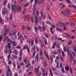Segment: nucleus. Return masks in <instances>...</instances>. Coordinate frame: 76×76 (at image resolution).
<instances>
[{
    "instance_id": "56",
    "label": "nucleus",
    "mask_w": 76,
    "mask_h": 76,
    "mask_svg": "<svg viewBox=\"0 0 76 76\" xmlns=\"http://www.w3.org/2000/svg\"><path fill=\"white\" fill-rule=\"evenodd\" d=\"M70 72L71 74H72V72H73V71L72 70V68H70Z\"/></svg>"
},
{
    "instance_id": "38",
    "label": "nucleus",
    "mask_w": 76,
    "mask_h": 76,
    "mask_svg": "<svg viewBox=\"0 0 76 76\" xmlns=\"http://www.w3.org/2000/svg\"><path fill=\"white\" fill-rule=\"evenodd\" d=\"M41 69L42 71L43 72V73H44L45 72V70L44 69V68H43V67H41Z\"/></svg>"
},
{
    "instance_id": "54",
    "label": "nucleus",
    "mask_w": 76,
    "mask_h": 76,
    "mask_svg": "<svg viewBox=\"0 0 76 76\" xmlns=\"http://www.w3.org/2000/svg\"><path fill=\"white\" fill-rule=\"evenodd\" d=\"M62 56L63 57H64V56L65 55V53H64V52L62 50Z\"/></svg>"
},
{
    "instance_id": "61",
    "label": "nucleus",
    "mask_w": 76,
    "mask_h": 76,
    "mask_svg": "<svg viewBox=\"0 0 76 76\" xmlns=\"http://www.w3.org/2000/svg\"><path fill=\"white\" fill-rule=\"evenodd\" d=\"M31 49L33 50H36V48L35 47H33V48H31Z\"/></svg>"
},
{
    "instance_id": "9",
    "label": "nucleus",
    "mask_w": 76,
    "mask_h": 76,
    "mask_svg": "<svg viewBox=\"0 0 76 76\" xmlns=\"http://www.w3.org/2000/svg\"><path fill=\"white\" fill-rule=\"evenodd\" d=\"M43 39L44 40V42L46 45H47V39L45 38V37H43Z\"/></svg>"
},
{
    "instance_id": "57",
    "label": "nucleus",
    "mask_w": 76,
    "mask_h": 76,
    "mask_svg": "<svg viewBox=\"0 0 76 76\" xmlns=\"http://www.w3.org/2000/svg\"><path fill=\"white\" fill-rule=\"evenodd\" d=\"M12 63V61H11L10 60L8 61V64H11Z\"/></svg>"
},
{
    "instance_id": "30",
    "label": "nucleus",
    "mask_w": 76,
    "mask_h": 76,
    "mask_svg": "<svg viewBox=\"0 0 76 76\" xmlns=\"http://www.w3.org/2000/svg\"><path fill=\"white\" fill-rule=\"evenodd\" d=\"M43 3V1H41V0H39L38 1V3L39 4H42V3Z\"/></svg>"
},
{
    "instance_id": "35",
    "label": "nucleus",
    "mask_w": 76,
    "mask_h": 76,
    "mask_svg": "<svg viewBox=\"0 0 76 76\" xmlns=\"http://www.w3.org/2000/svg\"><path fill=\"white\" fill-rule=\"evenodd\" d=\"M72 54L73 55V56L75 57H76V54L75 53L74 51H72Z\"/></svg>"
},
{
    "instance_id": "31",
    "label": "nucleus",
    "mask_w": 76,
    "mask_h": 76,
    "mask_svg": "<svg viewBox=\"0 0 76 76\" xmlns=\"http://www.w3.org/2000/svg\"><path fill=\"white\" fill-rule=\"evenodd\" d=\"M12 18H13L12 14H11L10 15V16L9 18V20H12Z\"/></svg>"
},
{
    "instance_id": "53",
    "label": "nucleus",
    "mask_w": 76,
    "mask_h": 76,
    "mask_svg": "<svg viewBox=\"0 0 76 76\" xmlns=\"http://www.w3.org/2000/svg\"><path fill=\"white\" fill-rule=\"evenodd\" d=\"M34 2L35 5H37V3H38V0H35Z\"/></svg>"
},
{
    "instance_id": "20",
    "label": "nucleus",
    "mask_w": 76,
    "mask_h": 76,
    "mask_svg": "<svg viewBox=\"0 0 76 76\" xmlns=\"http://www.w3.org/2000/svg\"><path fill=\"white\" fill-rule=\"evenodd\" d=\"M65 69L66 70V72H67V71H69V66H65Z\"/></svg>"
},
{
    "instance_id": "32",
    "label": "nucleus",
    "mask_w": 76,
    "mask_h": 76,
    "mask_svg": "<svg viewBox=\"0 0 76 76\" xmlns=\"http://www.w3.org/2000/svg\"><path fill=\"white\" fill-rule=\"evenodd\" d=\"M12 56L14 58H18V56H17L15 55H12Z\"/></svg>"
},
{
    "instance_id": "37",
    "label": "nucleus",
    "mask_w": 76,
    "mask_h": 76,
    "mask_svg": "<svg viewBox=\"0 0 76 76\" xmlns=\"http://www.w3.org/2000/svg\"><path fill=\"white\" fill-rule=\"evenodd\" d=\"M27 28L28 31H30V30H31V28H30V27L28 26H27Z\"/></svg>"
},
{
    "instance_id": "2",
    "label": "nucleus",
    "mask_w": 76,
    "mask_h": 76,
    "mask_svg": "<svg viewBox=\"0 0 76 76\" xmlns=\"http://www.w3.org/2000/svg\"><path fill=\"white\" fill-rule=\"evenodd\" d=\"M59 23L62 26H64L63 29L64 31H66V27L65 26L69 25V23L66 22L61 23V22H60Z\"/></svg>"
},
{
    "instance_id": "62",
    "label": "nucleus",
    "mask_w": 76,
    "mask_h": 76,
    "mask_svg": "<svg viewBox=\"0 0 76 76\" xmlns=\"http://www.w3.org/2000/svg\"><path fill=\"white\" fill-rule=\"evenodd\" d=\"M35 53H36V52L34 51L33 53V57H34L35 56Z\"/></svg>"
},
{
    "instance_id": "1",
    "label": "nucleus",
    "mask_w": 76,
    "mask_h": 76,
    "mask_svg": "<svg viewBox=\"0 0 76 76\" xmlns=\"http://www.w3.org/2000/svg\"><path fill=\"white\" fill-rule=\"evenodd\" d=\"M15 8L16 11H17V12H19V6H18L16 7L15 5H13L12 6V12H15Z\"/></svg>"
},
{
    "instance_id": "26",
    "label": "nucleus",
    "mask_w": 76,
    "mask_h": 76,
    "mask_svg": "<svg viewBox=\"0 0 76 76\" xmlns=\"http://www.w3.org/2000/svg\"><path fill=\"white\" fill-rule=\"evenodd\" d=\"M13 53L15 54H18V52L16 50H13Z\"/></svg>"
},
{
    "instance_id": "14",
    "label": "nucleus",
    "mask_w": 76,
    "mask_h": 76,
    "mask_svg": "<svg viewBox=\"0 0 76 76\" xmlns=\"http://www.w3.org/2000/svg\"><path fill=\"white\" fill-rule=\"evenodd\" d=\"M49 72H50V74L51 76H53V72H52V70L51 68L49 69Z\"/></svg>"
},
{
    "instance_id": "40",
    "label": "nucleus",
    "mask_w": 76,
    "mask_h": 76,
    "mask_svg": "<svg viewBox=\"0 0 76 76\" xmlns=\"http://www.w3.org/2000/svg\"><path fill=\"white\" fill-rule=\"evenodd\" d=\"M53 27H51L50 29V32H51L52 34H54V32H53Z\"/></svg>"
},
{
    "instance_id": "55",
    "label": "nucleus",
    "mask_w": 76,
    "mask_h": 76,
    "mask_svg": "<svg viewBox=\"0 0 76 76\" xmlns=\"http://www.w3.org/2000/svg\"><path fill=\"white\" fill-rule=\"evenodd\" d=\"M38 28H39V29H40V30H41L42 29V27H41V26H38Z\"/></svg>"
},
{
    "instance_id": "4",
    "label": "nucleus",
    "mask_w": 76,
    "mask_h": 76,
    "mask_svg": "<svg viewBox=\"0 0 76 76\" xmlns=\"http://www.w3.org/2000/svg\"><path fill=\"white\" fill-rule=\"evenodd\" d=\"M19 39H20V44L22 45L23 43V41L24 40V38L22 36V35L20 34L19 35Z\"/></svg>"
},
{
    "instance_id": "58",
    "label": "nucleus",
    "mask_w": 76,
    "mask_h": 76,
    "mask_svg": "<svg viewBox=\"0 0 76 76\" xmlns=\"http://www.w3.org/2000/svg\"><path fill=\"white\" fill-rule=\"evenodd\" d=\"M25 12H26V9H24L23 12V14H24V13H25Z\"/></svg>"
},
{
    "instance_id": "3",
    "label": "nucleus",
    "mask_w": 76,
    "mask_h": 76,
    "mask_svg": "<svg viewBox=\"0 0 76 76\" xmlns=\"http://www.w3.org/2000/svg\"><path fill=\"white\" fill-rule=\"evenodd\" d=\"M6 68L7 69V70H6V73L7 74L6 76H9V73L10 72V76H11V73H12V71L10 70V68L9 67V66H7L6 67Z\"/></svg>"
},
{
    "instance_id": "13",
    "label": "nucleus",
    "mask_w": 76,
    "mask_h": 76,
    "mask_svg": "<svg viewBox=\"0 0 76 76\" xmlns=\"http://www.w3.org/2000/svg\"><path fill=\"white\" fill-rule=\"evenodd\" d=\"M20 57H19V60L20 61V60H22V58L21 57H22V51L21 50L20 51Z\"/></svg>"
},
{
    "instance_id": "51",
    "label": "nucleus",
    "mask_w": 76,
    "mask_h": 76,
    "mask_svg": "<svg viewBox=\"0 0 76 76\" xmlns=\"http://www.w3.org/2000/svg\"><path fill=\"white\" fill-rule=\"evenodd\" d=\"M33 10H36V6L35 4H34L33 5Z\"/></svg>"
},
{
    "instance_id": "44",
    "label": "nucleus",
    "mask_w": 76,
    "mask_h": 76,
    "mask_svg": "<svg viewBox=\"0 0 76 76\" xmlns=\"http://www.w3.org/2000/svg\"><path fill=\"white\" fill-rule=\"evenodd\" d=\"M42 53H43V52L42 50H40L39 52V54L40 56H42Z\"/></svg>"
},
{
    "instance_id": "22",
    "label": "nucleus",
    "mask_w": 76,
    "mask_h": 76,
    "mask_svg": "<svg viewBox=\"0 0 76 76\" xmlns=\"http://www.w3.org/2000/svg\"><path fill=\"white\" fill-rule=\"evenodd\" d=\"M67 52L68 53V55H70V54H72L71 51H70V50L69 49H67Z\"/></svg>"
},
{
    "instance_id": "47",
    "label": "nucleus",
    "mask_w": 76,
    "mask_h": 76,
    "mask_svg": "<svg viewBox=\"0 0 76 76\" xmlns=\"http://www.w3.org/2000/svg\"><path fill=\"white\" fill-rule=\"evenodd\" d=\"M7 7L8 9H10V4H7Z\"/></svg>"
},
{
    "instance_id": "41",
    "label": "nucleus",
    "mask_w": 76,
    "mask_h": 76,
    "mask_svg": "<svg viewBox=\"0 0 76 76\" xmlns=\"http://www.w3.org/2000/svg\"><path fill=\"white\" fill-rule=\"evenodd\" d=\"M34 44V41L32 40L31 42V45L32 46Z\"/></svg>"
},
{
    "instance_id": "43",
    "label": "nucleus",
    "mask_w": 76,
    "mask_h": 76,
    "mask_svg": "<svg viewBox=\"0 0 76 76\" xmlns=\"http://www.w3.org/2000/svg\"><path fill=\"white\" fill-rule=\"evenodd\" d=\"M56 45V47L58 48H60V45L59 44H57Z\"/></svg>"
},
{
    "instance_id": "16",
    "label": "nucleus",
    "mask_w": 76,
    "mask_h": 76,
    "mask_svg": "<svg viewBox=\"0 0 76 76\" xmlns=\"http://www.w3.org/2000/svg\"><path fill=\"white\" fill-rule=\"evenodd\" d=\"M66 12L68 14H70V13H71V12H70L69 9L67 8L66 9Z\"/></svg>"
},
{
    "instance_id": "50",
    "label": "nucleus",
    "mask_w": 76,
    "mask_h": 76,
    "mask_svg": "<svg viewBox=\"0 0 76 76\" xmlns=\"http://www.w3.org/2000/svg\"><path fill=\"white\" fill-rule=\"evenodd\" d=\"M59 59V57L57 56L56 58V60L55 61V62L57 61V60H58Z\"/></svg>"
},
{
    "instance_id": "5",
    "label": "nucleus",
    "mask_w": 76,
    "mask_h": 76,
    "mask_svg": "<svg viewBox=\"0 0 76 76\" xmlns=\"http://www.w3.org/2000/svg\"><path fill=\"white\" fill-rule=\"evenodd\" d=\"M8 11L6 9L4 8L2 11V14L4 15H5V14H8Z\"/></svg>"
},
{
    "instance_id": "46",
    "label": "nucleus",
    "mask_w": 76,
    "mask_h": 76,
    "mask_svg": "<svg viewBox=\"0 0 76 76\" xmlns=\"http://www.w3.org/2000/svg\"><path fill=\"white\" fill-rule=\"evenodd\" d=\"M46 23L47 24V25H50V23L48 21H46Z\"/></svg>"
},
{
    "instance_id": "10",
    "label": "nucleus",
    "mask_w": 76,
    "mask_h": 76,
    "mask_svg": "<svg viewBox=\"0 0 76 76\" xmlns=\"http://www.w3.org/2000/svg\"><path fill=\"white\" fill-rule=\"evenodd\" d=\"M11 43L12 44V46L13 47H15L17 45V43L16 42H13V41H11Z\"/></svg>"
},
{
    "instance_id": "34",
    "label": "nucleus",
    "mask_w": 76,
    "mask_h": 76,
    "mask_svg": "<svg viewBox=\"0 0 76 76\" xmlns=\"http://www.w3.org/2000/svg\"><path fill=\"white\" fill-rule=\"evenodd\" d=\"M60 59L61 61H64V58L62 56H60Z\"/></svg>"
},
{
    "instance_id": "63",
    "label": "nucleus",
    "mask_w": 76,
    "mask_h": 76,
    "mask_svg": "<svg viewBox=\"0 0 76 76\" xmlns=\"http://www.w3.org/2000/svg\"><path fill=\"white\" fill-rule=\"evenodd\" d=\"M47 63H46V62H45L44 64V67H47Z\"/></svg>"
},
{
    "instance_id": "15",
    "label": "nucleus",
    "mask_w": 76,
    "mask_h": 76,
    "mask_svg": "<svg viewBox=\"0 0 76 76\" xmlns=\"http://www.w3.org/2000/svg\"><path fill=\"white\" fill-rule=\"evenodd\" d=\"M56 46V43L55 42H54L53 44L52 45V49H54V48H55Z\"/></svg>"
},
{
    "instance_id": "29",
    "label": "nucleus",
    "mask_w": 76,
    "mask_h": 76,
    "mask_svg": "<svg viewBox=\"0 0 76 76\" xmlns=\"http://www.w3.org/2000/svg\"><path fill=\"white\" fill-rule=\"evenodd\" d=\"M61 71L63 73H64V67H63L61 69Z\"/></svg>"
},
{
    "instance_id": "36",
    "label": "nucleus",
    "mask_w": 76,
    "mask_h": 76,
    "mask_svg": "<svg viewBox=\"0 0 76 76\" xmlns=\"http://www.w3.org/2000/svg\"><path fill=\"white\" fill-rule=\"evenodd\" d=\"M23 62H24V63H25L26 64H27V63H26L27 62L26 58H25V59L23 61Z\"/></svg>"
},
{
    "instance_id": "18",
    "label": "nucleus",
    "mask_w": 76,
    "mask_h": 76,
    "mask_svg": "<svg viewBox=\"0 0 76 76\" xmlns=\"http://www.w3.org/2000/svg\"><path fill=\"white\" fill-rule=\"evenodd\" d=\"M68 7H71L72 8V7H74V8H75V9H76V5H70L68 6Z\"/></svg>"
},
{
    "instance_id": "49",
    "label": "nucleus",
    "mask_w": 76,
    "mask_h": 76,
    "mask_svg": "<svg viewBox=\"0 0 76 76\" xmlns=\"http://www.w3.org/2000/svg\"><path fill=\"white\" fill-rule=\"evenodd\" d=\"M31 63L33 65H34L35 64V61L33 60L31 61Z\"/></svg>"
},
{
    "instance_id": "11",
    "label": "nucleus",
    "mask_w": 76,
    "mask_h": 76,
    "mask_svg": "<svg viewBox=\"0 0 76 76\" xmlns=\"http://www.w3.org/2000/svg\"><path fill=\"white\" fill-rule=\"evenodd\" d=\"M38 16H35V22L36 24L38 23Z\"/></svg>"
},
{
    "instance_id": "64",
    "label": "nucleus",
    "mask_w": 76,
    "mask_h": 76,
    "mask_svg": "<svg viewBox=\"0 0 76 76\" xmlns=\"http://www.w3.org/2000/svg\"><path fill=\"white\" fill-rule=\"evenodd\" d=\"M34 18H32L31 19V22H32V23H34Z\"/></svg>"
},
{
    "instance_id": "52",
    "label": "nucleus",
    "mask_w": 76,
    "mask_h": 76,
    "mask_svg": "<svg viewBox=\"0 0 76 76\" xmlns=\"http://www.w3.org/2000/svg\"><path fill=\"white\" fill-rule=\"evenodd\" d=\"M8 51V53H9V54H10L12 53V50L11 49H9Z\"/></svg>"
},
{
    "instance_id": "60",
    "label": "nucleus",
    "mask_w": 76,
    "mask_h": 76,
    "mask_svg": "<svg viewBox=\"0 0 76 76\" xmlns=\"http://www.w3.org/2000/svg\"><path fill=\"white\" fill-rule=\"evenodd\" d=\"M40 14L41 15V17L42 18L43 17V12H40Z\"/></svg>"
},
{
    "instance_id": "6",
    "label": "nucleus",
    "mask_w": 76,
    "mask_h": 76,
    "mask_svg": "<svg viewBox=\"0 0 76 76\" xmlns=\"http://www.w3.org/2000/svg\"><path fill=\"white\" fill-rule=\"evenodd\" d=\"M41 67V65L38 66L37 68V67H36L34 69V70L35 71V73H36L37 75H38V73H39V69Z\"/></svg>"
},
{
    "instance_id": "59",
    "label": "nucleus",
    "mask_w": 76,
    "mask_h": 76,
    "mask_svg": "<svg viewBox=\"0 0 76 76\" xmlns=\"http://www.w3.org/2000/svg\"><path fill=\"white\" fill-rule=\"evenodd\" d=\"M55 39V36H53L51 37V39L52 40H54Z\"/></svg>"
},
{
    "instance_id": "27",
    "label": "nucleus",
    "mask_w": 76,
    "mask_h": 76,
    "mask_svg": "<svg viewBox=\"0 0 76 76\" xmlns=\"http://www.w3.org/2000/svg\"><path fill=\"white\" fill-rule=\"evenodd\" d=\"M7 47L9 48H11V46H10V43H8L7 44Z\"/></svg>"
},
{
    "instance_id": "45",
    "label": "nucleus",
    "mask_w": 76,
    "mask_h": 76,
    "mask_svg": "<svg viewBox=\"0 0 76 76\" xmlns=\"http://www.w3.org/2000/svg\"><path fill=\"white\" fill-rule=\"evenodd\" d=\"M72 42L71 41H70L68 42V44L69 45H72Z\"/></svg>"
},
{
    "instance_id": "48",
    "label": "nucleus",
    "mask_w": 76,
    "mask_h": 76,
    "mask_svg": "<svg viewBox=\"0 0 76 76\" xmlns=\"http://www.w3.org/2000/svg\"><path fill=\"white\" fill-rule=\"evenodd\" d=\"M22 29L23 30H25V26L23 25L22 26Z\"/></svg>"
},
{
    "instance_id": "33",
    "label": "nucleus",
    "mask_w": 76,
    "mask_h": 76,
    "mask_svg": "<svg viewBox=\"0 0 76 76\" xmlns=\"http://www.w3.org/2000/svg\"><path fill=\"white\" fill-rule=\"evenodd\" d=\"M7 0H5L3 2V4L5 6H6V2H7Z\"/></svg>"
},
{
    "instance_id": "12",
    "label": "nucleus",
    "mask_w": 76,
    "mask_h": 76,
    "mask_svg": "<svg viewBox=\"0 0 76 76\" xmlns=\"http://www.w3.org/2000/svg\"><path fill=\"white\" fill-rule=\"evenodd\" d=\"M56 29L58 31H59V32H63V30L62 28L57 27L56 28Z\"/></svg>"
},
{
    "instance_id": "23",
    "label": "nucleus",
    "mask_w": 76,
    "mask_h": 76,
    "mask_svg": "<svg viewBox=\"0 0 76 76\" xmlns=\"http://www.w3.org/2000/svg\"><path fill=\"white\" fill-rule=\"evenodd\" d=\"M4 51L5 54H8L9 53V52L7 51V49H5Z\"/></svg>"
},
{
    "instance_id": "8",
    "label": "nucleus",
    "mask_w": 76,
    "mask_h": 76,
    "mask_svg": "<svg viewBox=\"0 0 76 76\" xmlns=\"http://www.w3.org/2000/svg\"><path fill=\"white\" fill-rule=\"evenodd\" d=\"M9 29L7 28L5 31L3 35V37H5L6 35H7V32H8V31H9Z\"/></svg>"
},
{
    "instance_id": "17",
    "label": "nucleus",
    "mask_w": 76,
    "mask_h": 76,
    "mask_svg": "<svg viewBox=\"0 0 76 76\" xmlns=\"http://www.w3.org/2000/svg\"><path fill=\"white\" fill-rule=\"evenodd\" d=\"M1 23V25H3L4 24V21H3V20L1 18H0V23Z\"/></svg>"
},
{
    "instance_id": "24",
    "label": "nucleus",
    "mask_w": 76,
    "mask_h": 76,
    "mask_svg": "<svg viewBox=\"0 0 76 76\" xmlns=\"http://www.w3.org/2000/svg\"><path fill=\"white\" fill-rule=\"evenodd\" d=\"M29 4V3H26L24 5V7H27V6H28Z\"/></svg>"
},
{
    "instance_id": "25",
    "label": "nucleus",
    "mask_w": 76,
    "mask_h": 76,
    "mask_svg": "<svg viewBox=\"0 0 76 76\" xmlns=\"http://www.w3.org/2000/svg\"><path fill=\"white\" fill-rule=\"evenodd\" d=\"M58 41H61L62 42H63L64 41V40L62 39V38H61L58 37Z\"/></svg>"
},
{
    "instance_id": "39",
    "label": "nucleus",
    "mask_w": 76,
    "mask_h": 76,
    "mask_svg": "<svg viewBox=\"0 0 76 76\" xmlns=\"http://www.w3.org/2000/svg\"><path fill=\"white\" fill-rule=\"evenodd\" d=\"M45 57L46 58H47L48 60H50V59L49 58V57H48V54H45Z\"/></svg>"
},
{
    "instance_id": "19",
    "label": "nucleus",
    "mask_w": 76,
    "mask_h": 76,
    "mask_svg": "<svg viewBox=\"0 0 76 76\" xmlns=\"http://www.w3.org/2000/svg\"><path fill=\"white\" fill-rule=\"evenodd\" d=\"M34 31L35 32H37V34H38V27H34Z\"/></svg>"
},
{
    "instance_id": "42",
    "label": "nucleus",
    "mask_w": 76,
    "mask_h": 76,
    "mask_svg": "<svg viewBox=\"0 0 76 76\" xmlns=\"http://www.w3.org/2000/svg\"><path fill=\"white\" fill-rule=\"evenodd\" d=\"M65 34L66 35V36L68 38H69L70 37V35L69 34Z\"/></svg>"
},
{
    "instance_id": "28",
    "label": "nucleus",
    "mask_w": 76,
    "mask_h": 76,
    "mask_svg": "<svg viewBox=\"0 0 76 76\" xmlns=\"http://www.w3.org/2000/svg\"><path fill=\"white\" fill-rule=\"evenodd\" d=\"M52 71L53 72H56V68L54 67V66H52Z\"/></svg>"
},
{
    "instance_id": "21",
    "label": "nucleus",
    "mask_w": 76,
    "mask_h": 76,
    "mask_svg": "<svg viewBox=\"0 0 76 76\" xmlns=\"http://www.w3.org/2000/svg\"><path fill=\"white\" fill-rule=\"evenodd\" d=\"M69 56L70 57V60H73V55H72V54H71L70 55H69Z\"/></svg>"
},
{
    "instance_id": "7",
    "label": "nucleus",
    "mask_w": 76,
    "mask_h": 76,
    "mask_svg": "<svg viewBox=\"0 0 76 76\" xmlns=\"http://www.w3.org/2000/svg\"><path fill=\"white\" fill-rule=\"evenodd\" d=\"M26 49L28 54H29V48H28V45L27 44H26L25 46H24L23 48V50H25V49Z\"/></svg>"
}]
</instances>
